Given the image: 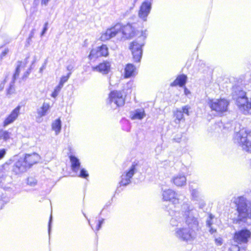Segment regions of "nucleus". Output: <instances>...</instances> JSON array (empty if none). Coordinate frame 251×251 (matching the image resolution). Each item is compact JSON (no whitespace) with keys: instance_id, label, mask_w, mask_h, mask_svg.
<instances>
[{"instance_id":"nucleus-5","label":"nucleus","mask_w":251,"mask_h":251,"mask_svg":"<svg viewBox=\"0 0 251 251\" xmlns=\"http://www.w3.org/2000/svg\"><path fill=\"white\" fill-rule=\"evenodd\" d=\"M146 36L145 33L139 37L137 39L132 42L129 46L133 59L135 62H140L143 53L142 47L145 45V40Z\"/></svg>"},{"instance_id":"nucleus-53","label":"nucleus","mask_w":251,"mask_h":251,"mask_svg":"<svg viewBox=\"0 0 251 251\" xmlns=\"http://www.w3.org/2000/svg\"><path fill=\"white\" fill-rule=\"evenodd\" d=\"M29 74V72H26V73H25V74H24V76L26 77H27V76Z\"/></svg>"},{"instance_id":"nucleus-51","label":"nucleus","mask_w":251,"mask_h":251,"mask_svg":"<svg viewBox=\"0 0 251 251\" xmlns=\"http://www.w3.org/2000/svg\"><path fill=\"white\" fill-rule=\"evenodd\" d=\"M209 228H210V229H209V232H210L211 234H212V233H214V232H216V229H214V228H212V227H209Z\"/></svg>"},{"instance_id":"nucleus-26","label":"nucleus","mask_w":251,"mask_h":251,"mask_svg":"<svg viewBox=\"0 0 251 251\" xmlns=\"http://www.w3.org/2000/svg\"><path fill=\"white\" fill-rule=\"evenodd\" d=\"M50 106L49 103L44 102L42 106L38 109V115L40 117H42L46 115L47 112L49 110Z\"/></svg>"},{"instance_id":"nucleus-43","label":"nucleus","mask_w":251,"mask_h":251,"mask_svg":"<svg viewBox=\"0 0 251 251\" xmlns=\"http://www.w3.org/2000/svg\"><path fill=\"white\" fill-rule=\"evenodd\" d=\"M50 0H41V4L42 5L47 6Z\"/></svg>"},{"instance_id":"nucleus-32","label":"nucleus","mask_w":251,"mask_h":251,"mask_svg":"<svg viewBox=\"0 0 251 251\" xmlns=\"http://www.w3.org/2000/svg\"><path fill=\"white\" fill-rule=\"evenodd\" d=\"M71 75V72H69L67 75L62 76L60 79L59 85H60L63 87L64 84L68 81V79L70 77Z\"/></svg>"},{"instance_id":"nucleus-54","label":"nucleus","mask_w":251,"mask_h":251,"mask_svg":"<svg viewBox=\"0 0 251 251\" xmlns=\"http://www.w3.org/2000/svg\"><path fill=\"white\" fill-rule=\"evenodd\" d=\"M133 83L132 82H129L127 84V86L131 87L132 86Z\"/></svg>"},{"instance_id":"nucleus-45","label":"nucleus","mask_w":251,"mask_h":251,"mask_svg":"<svg viewBox=\"0 0 251 251\" xmlns=\"http://www.w3.org/2000/svg\"><path fill=\"white\" fill-rule=\"evenodd\" d=\"M9 50L8 49H5L4 51H3L1 54V57H3V56H5L7 53L8 52Z\"/></svg>"},{"instance_id":"nucleus-23","label":"nucleus","mask_w":251,"mask_h":251,"mask_svg":"<svg viewBox=\"0 0 251 251\" xmlns=\"http://www.w3.org/2000/svg\"><path fill=\"white\" fill-rule=\"evenodd\" d=\"M187 80V76L184 75L178 76L176 80L171 84V86L179 85L180 87L183 86Z\"/></svg>"},{"instance_id":"nucleus-11","label":"nucleus","mask_w":251,"mask_h":251,"mask_svg":"<svg viewBox=\"0 0 251 251\" xmlns=\"http://www.w3.org/2000/svg\"><path fill=\"white\" fill-rule=\"evenodd\" d=\"M137 163L134 162L131 166L126 170L121 176L120 182L121 186H126L131 182V179L137 171Z\"/></svg>"},{"instance_id":"nucleus-52","label":"nucleus","mask_w":251,"mask_h":251,"mask_svg":"<svg viewBox=\"0 0 251 251\" xmlns=\"http://www.w3.org/2000/svg\"><path fill=\"white\" fill-rule=\"evenodd\" d=\"M137 0H133V3H132V7H131L130 8L131 9H132L134 7L135 3L136 2Z\"/></svg>"},{"instance_id":"nucleus-33","label":"nucleus","mask_w":251,"mask_h":251,"mask_svg":"<svg viewBox=\"0 0 251 251\" xmlns=\"http://www.w3.org/2000/svg\"><path fill=\"white\" fill-rule=\"evenodd\" d=\"M62 88V87L59 84L56 86L51 94V97L54 98H56L58 95Z\"/></svg>"},{"instance_id":"nucleus-14","label":"nucleus","mask_w":251,"mask_h":251,"mask_svg":"<svg viewBox=\"0 0 251 251\" xmlns=\"http://www.w3.org/2000/svg\"><path fill=\"white\" fill-rule=\"evenodd\" d=\"M21 106L18 105L15 107L11 113L5 118L3 122V126L5 127L13 123L20 115Z\"/></svg>"},{"instance_id":"nucleus-17","label":"nucleus","mask_w":251,"mask_h":251,"mask_svg":"<svg viewBox=\"0 0 251 251\" xmlns=\"http://www.w3.org/2000/svg\"><path fill=\"white\" fill-rule=\"evenodd\" d=\"M25 67V63H24L21 61H18L17 62L16 71L13 76V80L10 84L9 88L7 90V95H10L14 93L15 89L14 88V83L15 80L19 76L21 69L24 68Z\"/></svg>"},{"instance_id":"nucleus-8","label":"nucleus","mask_w":251,"mask_h":251,"mask_svg":"<svg viewBox=\"0 0 251 251\" xmlns=\"http://www.w3.org/2000/svg\"><path fill=\"white\" fill-rule=\"evenodd\" d=\"M162 196L163 201H171L174 205V209H171L170 211H174L176 208L179 209L181 208V206H177V205L180 203L179 196L174 190L171 189H162Z\"/></svg>"},{"instance_id":"nucleus-15","label":"nucleus","mask_w":251,"mask_h":251,"mask_svg":"<svg viewBox=\"0 0 251 251\" xmlns=\"http://www.w3.org/2000/svg\"><path fill=\"white\" fill-rule=\"evenodd\" d=\"M21 106L18 105L15 107L11 113L5 118L3 122V126L5 127L13 123L20 115Z\"/></svg>"},{"instance_id":"nucleus-22","label":"nucleus","mask_w":251,"mask_h":251,"mask_svg":"<svg viewBox=\"0 0 251 251\" xmlns=\"http://www.w3.org/2000/svg\"><path fill=\"white\" fill-rule=\"evenodd\" d=\"M146 116L144 109H137L130 113V118L132 120H142Z\"/></svg>"},{"instance_id":"nucleus-7","label":"nucleus","mask_w":251,"mask_h":251,"mask_svg":"<svg viewBox=\"0 0 251 251\" xmlns=\"http://www.w3.org/2000/svg\"><path fill=\"white\" fill-rule=\"evenodd\" d=\"M125 102V96L121 91H112L108 98L107 103L111 108L116 109L119 107L122 106Z\"/></svg>"},{"instance_id":"nucleus-28","label":"nucleus","mask_w":251,"mask_h":251,"mask_svg":"<svg viewBox=\"0 0 251 251\" xmlns=\"http://www.w3.org/2000/svg\"><path fill=\"white\" fill-rule=\"evenodd\" d=\"M98 48L100 56H106L108 55V49L105 45H102Z\"/></svg>"},{"instance_id":"nucleus-6","label":"nucleus","mask_w":251,"mask_h":251,"mask_svg":"<svg viewBox=\"0 0 251 251\" xmlns=\"http://www.w3.org/2000/svg\"><path fill=\"white\" fill-rule=\"evenodd\" d=\"M233 97L236 100V103L241 110L245 113H249L251 110V98L250 100L246 96V93L240 90L238 94L235 92L233 94Z\"/></svg>"},{"instance_id":"nucleus-40","label":"nucleus","mask_w":251,"mask_h":251,"mask_svg":"<svg viewBox=\"0 0 251 251\" xmlns=\"http://www.w3.org/2000/svg\"><path fill=\"white\" fill-rule=\"evenodd\" d=\"M216 244L218 245H221L222 244V239L221 238H216L215 240Z\"/></svg>"},{"instance_id":"nucleus-21","label":"nucleus","mask_w":251,"mask_h":251,"mask_svg":"<svg viewBox=\"0 0 251 251\" xmlns=\"http://www.w3.org/2000/svg\"><path fill=\"white\" fill-rule=\"evenodd\" d=\"M110 68V64L109 62H103L100 63L98 66L93 67L94 71L99 72L103 74H107Z\"/></svg>"},{"instance_id":"nucleus-13","label":"nucleus","mask_w":251,"mask_h":251,"mask_svg":"<svg viewBox=\"0 0 251 251\" xmlns=\"http://www.w3.org/2000/svg\"><path fill=\"white\" fill-rule=\"evenodd\" d=\"M29 167L27 165V162H25V159L23 157H20L17 161L14 164L12 172L15 175H20L26 171Z\"/></svg>"},{"instance_id":"nucleus-46","label":"nucleus","mask_w":251,"mask_h":251,"mask_svg":"<svg viewBox=\"0 0 251 251\" xmlns=\"http://www.w3.org/2000/svg\"><path fill=\"white\" fill-rule=\"evenodd\" d=\"M46 66V62H45L44 64L42 65V66L40 68L39 72L42 73L43 71L45 69Z\"/></svg>"},{"instance_id":"nucleus-29","label":"nucleus","mask_w":251,"mask_h":251,"mask_svg":"<svg viewBox=\"0 0 251 251\" xmlns=\"http://www.w3.org/2000/svg\"><path fill=\"white\" fill-rule=\"evenodd\" d=\"M100 57L98 48L92 49L89 55V58L91 60Z\"/></svg>"},{"instance_id":"nucleus-42","label":"nucleus","mask_w":251,"mask_h":251,"mask_svg":"<svg viewBox=\"0 0 251 251\" xmlns=\"http://www.w3.org/2000/svg\"><path fill=\"white\" fill-rule=\"evenodd\" d=\"M7 78L6 77L3 81L0 84V90H2L4 88L5 83L7 81Z\"/></svg>"},{"instance_id":"nucleus-48","label":"nucleus","mask_w":251,"mask_h":251,"mask_svg":"<svg viewBox=\"0 0 251 251\" xmlns=\"http://www.w3.org/2000/svg\"><path fill=\"white\" fill-rule=\"evenodd\" d=\"M184 94L186 96H188L190 94V91L186 87L184 88Z\"/></svg>"},{"instance_id":"nucleus-10","label":"nucleus","mask_w":251,"mask_h":251,"mask_svg":"<svg viewBox=\"0 0 251 251\" xmlns=\"http://www.w3.org/2000/svg\"><path fill=\"white\" fill-rule=\"evenodd\" d=\"M189 189L191 197V200L200 202V208H202L205 205L201 199V192L199 185L192 182L189 184Z\"/></svg>"},{"instance_id":"nucleus-12","label":"nucleus","mask_w":251,"mask_h":251,"mask_svg":"<svg viewBox=\"0 0 251 251\" xmlns=\"http://www.w3.org/2000/svg\"><path fill=\"white\" fill-rule=\"evenodd\" d=\"M152 0H145L141 5L138 12L139 17L146 21L151 9Z\"/></svg>"},{"instance_id":"nucleus-47","label":"nucleus","mask_w":251,"mask_h":251,"mask_svg":"<svg viewBox=\"0 0 251 251\" xmlns=\"http://www.w3.org/2000/svg\"><path fill=\"white\" fill-rule=\"evenodd\" d=\"M52 220V215H51L50 216V219L49 223V233L50 234V224Z\"/></svg>"},{"instance_id":"nucleus-38","label":"nucleus","mask_w":251,"mask_h":251,"mask_svg":"<svg viewBox=\"0 0 251 251\" xmlns=\"http://www.w3.org/2000/svg\"><path fill=\"white\" fill-rule=\"evenodd\" d=\"M48 22L45 23L44 25V27H43V30L41 33V36H43L47 32V31L48 29Z\"/></svg>"},{"instance_id":"nucleus-27","label":"nucleus","mask_w":251,"mask_h":251,"mask_svg":"<svg viewBox=\"0 0 251 251\" xmlns=\"http://www.w3.org/2000/svg\"><path fill=\"white\" fill-rule=\"evenodd\" d=\"M12 133L7 130H0V140H2L4 142H7L11 138Z\"/></svg>"},{"instance_id":"nucleus-2","label":"nucleus","mask_w":251,"mask_h":251,"mask_svg":"<svg viewBox=\"0 0 251 251\" xmlns=\"http://www.w3.org/2000/svg\"><path fill=\"white\" fill-rule=\"evenodd\" d=\"M123 35L122 38L128 39L133 37L135 35L134 29L129 24L122 26L118 24L108 28L100 36V40L105 41L118 35Z\"/></svg>"},{"instance_id":"nucleus-25","label":"nucleus","mask_w":251,"mask_h":251,"mask_svg":"<svg viewBox=\"0 0 251 251\" xmlns=\"http://www.w3.org/2000/svg\"><path fill=\"white\" fill-rule=\"evenodd\" d=\"M52 129L55 131V135H58L61 129V121L60 119L54 121L51 125Z\"/></svg>"},{"instance_id":"nucleus-44","label":"nucleus","mask_w":251,"mask_h":251,"mask_svg":"<svg viewBox=\"0 0 251 251\" xmlns=\"http://www.w3.org/2000/svg\"><path fill=\"white\" fill-rule=\"evenodd\" d=\"M74 68V65L70 64L67 66V70L70 71V72H71V71L73 70Z\"/></svg>"},{"instance_id":"nucleus-3","label":"nucleus","mask_w":251,"mask_h":251,"mask_svg":"<svg viewBox=\"0 0 251 251\" xmlns=\"http://www.w3.org/2000/svg\"><path fill=\"white\" fill-rule=\"evenodd\" d=\"M234 202L238 213L237 218L235 219L236 223L245 222L247 218H251V201L248 202L245 197L240 196L235 199Z\"/></svg>"},{"instance_id":"nucleus-20","label":"nucleus","mask_w":251,"mask_h":251,"mask_svg":"<svg viewBox=\"0 0 251 251\" xmlns=\"http://www.w3.org/2000/svg\"><path fill=\"white\" fill-rule=\"evenodd\" d=\"M137 69L132 64H127L125 68V77L134 76L137 74Z\"/></svg>"},{"instance_id":"nucleus-30","label":"nucleus","mask_w":251,"mask_h":251,"mask_svg":"<svg viewBox=\"0 0 251 251\" xmlns=\"http://www.w3.org/2000/svg\"><path fill=\"white\" fill-rule=\"evenodd\" d=\"M176 119V123H178L179 122L184 119L183 115L182 112L180 109H177L175 114Z\"/></svg>"},{"instance_id":"nucleus-9","label":"nucleus","mask_w":251,"mask_h":251,"mask_svg":"<svg viewBox=\"0 0 251 251\" xmlns=\"http://www.w3.org/2000/svg\"><path fill=\"white\" fill-rule=\"evenodd\" d=\"M208 103L211 110L219 114L226 112L229 105L228 101L225 99H212Z\"/></svg>"},{"instance_id":"nucleus-39","label":"nucleus","mask_w":251,"mask_h":251,"mask_svg":"<svg viewBox=\"0 0 251 251\" xmlns=\"http://www.w3.org/2000/svg\"><path fill=\"white\" fill-rule=\"evenodd\" d=\"M104 219H102L101 220H99L98 221L97 226H96V231H98V230H99L100 229L101 225H102V224H103V223L104 222Z\"/></svg>"},{"instance_id":"nucleus-1","label":"nucleus","mask_w":251,"mask_h":251,"mask_svg":"<svg viewBox=\"0 0 251 251\" xmlns=\"http://www.w3.org/2000/svg\"><path fill=\"white\" fill-rule=\"evenodd\" d=\"M172 217L170 223L176 227L174 235L179 241L190 243L197 238L200 226L198 219L193 215L192 207L188 203H183L181 208L169 211Z\"/></svg>"},{"instance_id":"nucleus-56","label":"nucleus","mask_w":251,"mask_h":251,"mask_svg":"<svg viewBox=\"0 0 251 251\" xmlns=\"http://www.w3.org/2000/svg\"><path fill=\"white\" fill-rule=\"evenodd\" d=\"M6 165H7V163H5V164H4L3 166H5Z\"/></svg>"},{"instance_id":"nucleus-50","label":"nucleus","mask_w":251,"mask_h":251,"mask_svg":"<svg viewBox=\"0 0 251 251\" xmlns=\"http://www.w3.org/2000/svg\"><path fill=\"white\" fill-rule=\"evenodd\" d=\"M232 249L234 251H239V247L237 246H233Z\"/></svg>"},{"instance_id":"nucleus-41","label":"nucleus","mask_w":251,"mask_h":251,"mask_svg":"<svg viewBox=\"0 0 251 251\" xmlns=\"http://www.w3.org/2000/svg\"><path fill=\"white\" fill-rule=\"evenodd\" d=\"M6 44V42H5L2 37L0 36V48H2L4 45H5Z\"/></svg>"},{"instance_id":"nucleus-49","label":"nucleus","mask_w":251,"mask_h":251,"mask_svg":"<svg viewBox=\"0 0 251 251\" xmlns=\"http://www.w3.org/2000/svg\"><path fill=\"white\" fill-rule=\"evenodd\" d=\"M34 34V29H32L30 33V35L29 36V39L32 38L33 37Z\"/></svg>"},{"instance_id":"nucleus-57","label":"nucleus","mask_w":251,"mask_h":251,"mask_svg":"<svg viewBox=\"0 0 251 251\" xmlns=\"http://www.w3.org/2000/svg\"><path fill=\"white\" fill-rule=\"evenodd\" d=\"M2 169L0 168V172L1 171Z\"/></svg>"},{"instance_id":"nucleus-34","label":"nucleus","mask_w":251,"mask_h":251,"mask_svg":"<svg viewBox=\"0 0 251 251\" xmlns=\"http://www.w3.org/2000/svg\"><path fill=\"white\" fill-rule=\"evenodd\" d=\"M89 176V174L87 173V171L85 170L84 169H82L80 170L79 175H78V176L84 178H87Z\"/></svg>"},{"instance_id":"nucleus-18","label":"nucleus","mask_w":251,"mask_h":251,"mask_svg":"<svg viewBox=\"0 0 251 251\" xmlns=\"http://www.w3.org/2000/svg\"><path fill=\"white\" fill-rule=\"evenodd\" d=\"M171 181L176 186L181 187L186 185L187 178L184 173H178L172 177Z\"/></svg>"},{"instance_id":"nucleus-19","label":"nucleus","mask_w":251,"mask_h":251,"mask_svg":"<svg viewBox=\"0 0 251 251\" xmlns=\"http://www.w3.org/2000/svg\"><path fill=\"white\" fill-rule=\"evenodd\" d=\"M23 158L25 159L28 167L30 168L31 166L37 163L39 161L40 156L37 153H33L31 154H26Z\"/></svg>"},{"instance_id":"nucleus-16","label":"nucleus","mask_w":251,"mask_h":251,"mask_svg":"<svg viewBox=\"0 0 251 251\" xmlns=\"http://www.w3.org/2000/svg\"><path fill=\"white\" fill-rule=\"evenodd\" d=\"M251 235V232L247 229H242L235 233L234 239L238 244L247 242Z\"/></svg>"},{"instance_id":"nucleus-31","label":"nucleus","mask_w":251,"mask_h":251,"mask_svg":"<svg viewBox=\"0 0 251 251\" xmlns=\"http://www.w3.org/2000/svg\"><path fill=\"white\" fill-rule=\"evenodd\" d=\"M37 183L36 179L32 177H29L27 179L26 184L31 186V187H34L35 186Z\"/></svg>"},{"instance_id":"nucleus-36","label":"nucleus","mask_w":251,"mask_h":251,"mask_svg":"<svg viewBox=\"0 0 251 251\" xmlns=\"http://www.w3.org/2000/svg\"><path fill=\"white\" fill-rule=\"evenodd\" d=\"M214 216L212 214H210L208 219L206 220V225L208 227H210L212 224V220L213 219Z\"/></svg>"},{"instance_id":"nucleus-37","label":"nucleus","mask_w":251,"mask_h":251,"mask_svg":"<svg viewBox=\"0 0 251 251\" xmlns=\"http://www.w3.org/2000/svg\"><path fill=\"white\" fill-rule=\"evenodd\" d=\"M6 151H7L5 149H0V160L4 157L6 153Z\"/></svg>"},{"instance_id":"nucleus-35","label":"nucleus","mask_w":251,"mask_h":251,"mask_svg":"<svg viewBox=\"0 0 251 251\" xmlns=\"http://www.w3.org/2000/svg\"><path fill=\"white\" fill-rule=\"evenodd\" d=\"M190 109V106L188 105H185L182 107L181 111L183 114H185L187 116L189 115V110Z\"/></svg>"},{"instance_id":"nucleus-55","label":"nucleus","mask_w":251,"mask_h":251,"mask_svg":"<svg viewBox=\"0 0 251 251\" xmlns=\"http://www.w3.org/2000/svg\"><path fill=\"white\" fill-rule=\"evenodd\" d=\"M88 223H89V225L91 226L93 230H94V228H93V227H92V226H91V225L90 222V221H88Z\"/></svg>"},{"instance_id":"nucleus-4","label":"nucleus","mask_w":251,"mask_h":251,"mask_svg":"<svg viewBox=\"0 0 251 251\" xmlns=\"http://www.w3.org/2000/svg\"><path fill=\"white\" fill-rule=\"evenodd\" d=\"M234 141L243 151L251 153V131L246 129L240 130L236 134Z\"/></svg>"},{"instance_id":"nucleus-24","label":"nucleus","mask_w":251,"mask_h":251,"mask_svg":"<svg viewBox=\"0 0 251 251\" xmlns=\"http://www.w3.org/2000/svg\"><path fill=\"white\" fill-rule=\"evenodd\" d=\"M70 158L73 171L75 173L77 172L80 165L79 159L73 155H71Z\"/></svg>"}]
</instances>
